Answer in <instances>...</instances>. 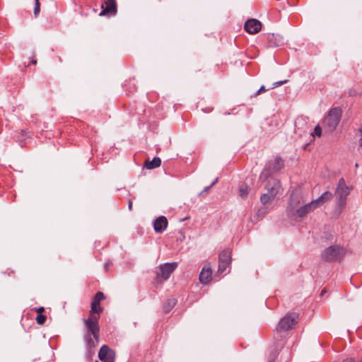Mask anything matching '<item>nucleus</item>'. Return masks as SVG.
I'll return each instance as SVG.
<instances>
[{"mask_svg": "<svg viewBox=\"0 0 362 362\" xmlns=\"http://www.w3.org/2000/svg\"><path fill=\"white\" fill-rule=\"evenodd\" d=\"M105 298L103 292L98 291L95 293L91 302L89 316L84 320V325L86 328L84 339L88 349H93L99 342V319L100 314L103 312V308L100 306V301Z\"/></svg>", "mask_w": 362, "mask_h": 362, "instance_id": "nucleus-1", "label": "nucleus"}, {"mask_svg": "<svg viewBox=\"0 0 362 362\" xmlns=\"http://www.w3.org/2000/svg\"><path fill=\"white\" fill-rule=\"evenodd\" d=\"M342 110L339 107L332 108L322 122V126L327 133L333 132L341 121Z\"/></svg>", "mask_w": 362, "mask_h": 362, "instance_id": "nucleus-2", "label": "nucleus"}, {"mask_svg": "<svg viewBox=\"0 0 362 362\" xmlns=\"http://www.w3.org/2000/svg\"><path fill=\"white\" fill-rule=\"evenodd\" d=\"M267 190L260 197V201L263 204H267L272 202L279 192L280 188V181L274 177H270L264 187Z\"/></svg>", "mask_w": 362, "mask_h": 362, "instance_id": "nucleus-3", "label": "nucleus"}, {"mask_svg": "<svg viewBox=\"0 0 362 362\" xmlns=\"http://www.w3.org/2000/svg\"><path fill=\"white\" fill-rule=\"evenodd\" d=\"M284 167V160L279 156H276L274 159L269 160L259 177L260 180H265L269 179L273 173H277Z\"/></svg>", "mask_w": 362, "mask_h": 362, "instance_id": "nucleus-4", "label": "nucleus"}, {"mask_svg": "<svg viewBox=\"0 0 362 362\" xmlns=\"http://www.w3.org/2000/svg\"><path fill=\"white\" fill-rule=\"evenodd\" d=\"M177 267V262L165 263L161 264L156 272V276L153 281L154 285H160L163 281L168 280L171 274L175 271Z\"/></svg>", "mask_w": 362, "mask_h": 362, "instance_id": "nucleus-5", "label": "nucleus"}, {"mask_svg": "<svg viewBox=\"0 0 362 362\" xmlns=\"http://www.w3.org/2000/svg\"><path fill=\"white\" fill-rule=\"evenodd\" d=\"M351 189V187L346 185L345 180L343 177L339 180L336 188V194L337 196V205L341 210L345 207L346 198L349 195Z\"/></svg>", "mask_w": 362, "mask_h": 362, "instance_id": "nucleus-6", "label": "nucleus"}, {"mask_svg": "<svg viewBox=\"0 0 362 362\" xmlns=\"http://www.w3.org/2000/svg\"><path fill=\"white\" fill-rule=\"evenodd\" d=\"M299 315L298 313H288L280 320L276 327V331L281 332L292 329L297 325Z\"/></svg>", "mask_w": 362, "mask_h": 362, "instance_id": "nucleus-7", "label": "nucleus"}, {"mask_svg": "<svg viewBox=\"0 0 362 362\" xmlns=\"http://www.w3.org/2000/svg\"><path fill=\"white\" fill-rule=\"evenodd\" d=\"M342 248L333 245L326 248L321 255L322 260L331 262L340 259L342 257Z\"/></svg>", "mask_w": 362, "mask_h": 362, "instance_id": "nucleus-8", "label": "nucleus"}, {"mask_svg": "<svg viewBox=\"0 0 362 362\" xmlns=\"http://www.w3.org/2000/svg\"><path fill=\"white\" fill-rule=\"evenodd\" d=\"M301 202L302 198L300 195L294 192L291 194L288 205L286 208V214L288 217L294 216V212L300 207L299 205Z\"/></svg>", "mask_w": 362, "mask_h": 362, "instance_id": "nucleus-9", "label": "nucleus"}, {"mask_svg": "<svg viewBox=\"0 0 362 362\" xmlns=\"http://www.w3.org/2000/svg\"><path fill=\"white\" fill-rule=\"evenodd\" d=\"M316 208L315 204L311 202L307 204H305L302 206H300L296 211L294 212V216L290 217L294 221H299L305 218L308 214L314 211Z\"/></svg>", "mask_w": 362, "mask_h": 362, "instance_id": "nucleus-10", "label": "nucleus"}, {"mask_svg": "<svg viewBox=\"0 0 362 362\" xmlns=\"http://www.w3.org/2000/svg\"><path fill=\"white\" fill-rule=\"evenodd\" d=\"M98 357L103 362H115V352L107 345H103L99 351Z\"/></svg>", "mask_w": 362, "mask_h": 362, "instance_id": "nucleus-11", "label": "nucleus"}, {"mask_svg": "<svg viewBox=\"0 0 362 362\" xmlns=\"http://www.w3.org/2000/svg\"><path fill=\"white\" fill-rule=\"evenodd\" d=\"M244 28L248 33L256 34L261 30L262 23L259 21L252 18L245 22Z\"/></svg>", "mask_w": 362, "mask_h": 362, "instance_id": "nucleus-12", "label": "nucleus"}, {"mask_svg": "<svg viewBox=\"0 0 362 362\" xmlns=\"http://www.w3.org/2000/svg\"><path fill=\"white\" fill-rule=\"evenodd\" d=\"M212 278V269L209 264L203 267L199 274V281L202 284H207Z\"/></svg>", "mask_w": 362, "mask_h": 362, "instance_id": "nucleus-13", "label": "nucleus"}, {"mask_svg": "<svg viewBox=\"0 0 362 362\" xmlns=\"http://www.w3.org/2000/svg\"><path fill=\"white\" fill-rule=\"evenodd\" d=\"M168 221L166 217L161 216L157 218L153 222V228L156 233H163L168 227Z\"/></svg>", "mask_w": 362, "mask_h": 362, "instance_id": "nucleus-14", "label": "nucleus"}, {"mask_svg": "<svg viewBox=\"0 0 362 362\" xmlns=\"http://www.w3.org/2000/svg\"><path fill=\"white\" fill-rule=\"evenodd\" d=\"M267 45L270 47H279L282 44V38L274 33H269L267 35Z\"/></svg>", "mask_w": 362, "mask_h": 362, "instance_id": "nucleus-15", "label": "nucleus"}, {"mask_svg": "<svg viewBox=\"0 0 362 362\" xmlns=\"http://www.w3.org/2000/svg\"><path fill=\"white\" fill-rule=\"evenodd\" d=\"M117 12V4L115 0H107L105 2V7L103 8L101 15L102 14H110L114 15Z\"/></svg>", "mask_w": 362, "mask_h": 362, "instance_id": "nucleus-16", "label": "nucleus"}, {"mask_svg": "<svg viewBox=\"0 0 362 362\" xmlns=\"http://www.w3.org/2000/svg\"><path fill=\"white\" fill-rule=\"evenodd\" d=\"M332 197V193L329 191H326L320 197H318L315 200H313L312 202L315 204L316 208H318L320 206H322L324 203L331 200Z\"/></svg>", "mask_w": 362, "mask_h": 362, "instance_id": "nucleus-17", "label": "nucleus"}, {"mask_svg": "<svg viewBox=\"0 0 362 362\" xmlns=\"http://www.w3.org/2000/svg\"><path fill=\"white\" fill-rule=\"evenodd\" d=\"M219 262L230 264V251L229 250H224L219 253L218 255Z\"/></svg>", "mask_w": 362, "mask_h": 362, "instance_id": "nucleus-18", "label": "nucleus"}, {"mask_svg": "<svg viewBox=\"0 0 362 362\" xmlns=\"http://www.w3.org/2000/svg\"><path fill=\"white\" fill-rule=\"evenodd\" d=\"M161 164V160L158 157H154L152 160H146L144 163V166L147 169H153L158 168Z\"/></svg>", "mask_w": 362, "mask_h": 362, "instance_id": "nucleus-19", "label": "nucleus"}, {"mask_svg": "<svg viewBox=\"0 0 362 362\" xmlns=\"http://www.w3.org/2000/svg\"><path fill=\"white\" fill-rule=\"evenodd\" d=\"M177 300L175 298H168L163 303V310L165 313H169L176 305Z\"/></svg>", "mask_w": 362, "mask_h": 362, "instance_id": "nucleus-20", "label": "nucleus"}, {"mask_svg": "<svg viewBox=\"0 0 362 362\" xmlns=\"http://www.w3.org/2000/svg\"><path fill=\"white\" fill-rule=\"evenodd\" d=\"M17 134L16 136L18 139L21 140H25L26 138H30L32 136V133L29 132L28 130H23L21 129L18 132H17Z\"/></svg>", "mask_w": 362, "mask_h": 362, "instance_id": "nucleus-21", "label": "nucleus"}, {"mask_svg": "<svg viewBox=\"0 0 362 362\" xmlns=\"http://www.w3.org/2000/svg\"><path fill=\"white\" fill-rule=\"evenodd\" d=\"M250 191V188L247 185H242L239 189V194L242 198L247 197Z\"/></svg>", "mask_w": 362, "mask_h": 362, "instance_id": "nucleus-22", "label": "nucleus"}, {"mask_svg": "<svg viewBox=\"0 0 362 362\" xmlns=\"http://www.w3.org/2000/svg\"><path fill=\"white\" fill-rule=\"evenodd\" d=\"M228 263L218 262V269L217 273L219 274H222L226 269V268L229 266Z\"/></svg>", "mask_w": 362, "mask_h": 362, "instance_id": "nucleus-23", "label": "nucleus"}, {"mask_svg": "<svg viewBox=\"0 0 362 362\" xmlns=\"http://www.w3.org/2000/svg\"><path fill=\"white\" fill-rule=\"evenodd\" d=\"M47 320V316L43 314H38L36 317V322L38 325H42Z\"/></svg>", "mask_w": 362, "mask_h": 362, "instance_id": "nucleus-24", "label": "nucleus"}, {"mask_svg": "<svg viewBox=\"0 0 362 362\" xmlns=\"http://www.w3.org/2000/svg\"><path fill=\"white\" fill-rule=\"evenodd\" d=\"M35 4L34 8V15L35 16H37L40 11V4L39 0H35Z\"/></svg>", "mask_w": 362, "mask_h": 362, "instance_id": "nucleus-25", "label": "nucleus"}, {"mask_svg": "<svg viewBox=\"0 0 362 362\" xmlns=\"http://www.w3.org/2000/svg\"><path fill=\"white\" fill-rule=\"evenodd\" d=\"M322 126L320 127V125H317L315 129H314V133L316 136H317L318 137L321 136L322 135Z\"/></svg>", "mask_w": 362, "mask_h": 362, "instance_id": "nucleus-26", "label": "nucleus"}, {"mask_svg": "<svg viewBox=\"0 0 362 362\" xmlns=\"http://www.w3.org/2000/svg\"><path fill=\"white\" fill-rule=\"evenodd\" d=\"M218 182V178H216L215 180L208 187H206L204 190L202 192V194L203 193H207L210 188L214 186L216 182Z\"/></svg>", "mask_w": 362, "mask_h": 362, "instance_id": "nucleus-27", "label": "nucleus"}, {"mask_svg": "<svg viewBox=\"0 0 362 362\" xmlns=\"http://www.w3.org/2000/svg\"><path fill=\"white\" fill-rule=\"evenodd\" d=\"M267 91V89L264 86H262L255 93V97L258 96L262 93H264Z\"/></svg>", "mask_w": 362, "mask_h": 362, "instance_id": "nucleus-28", "label": "nucleus"}, {"mask_svg": "<svg viewBox=\"0 0 362 362\" xmlns=\"http://www.w3.org/2000/svg\"><path fill=\"white\" fill-rule=\"evenodd\" d=\"M2 274H7L9 276H13L15 272L13 269H7L5 272H2Z\"/></svg>", "mask_w": 362, "mask_h": 362, "instance_id": "nucleus-29", "label": "nucleus"}, {"mask_svg": "<svg viewBox=\"0 0 362 362\" xmlns=\"http://www.w3.org/2000/svg\"><path fill=\"white\" fill-rule=\"evenodd\" d=\"M286 82H287V81H286V80H285V81H277V82H275V83H273V86H272V87L271 88V89H273V88H276V87H278V86H281V85L284 84V83H286Z\"/></svg>", "mask_w": 362, "mask_h": 362, "instance_id": "nucleus-30", "label": "nucleus"}, {"mask_svg": "<svg viewBox=\"0 0 362 362\" xmlns=\"http://www.w3.org/2000/svg\"><path fill=\"white\" fill-rule=\"evenodd\" d=\"M360 134H361V138L359 139V146L362 148V127L359 128L358 129Z\"/></svg>", "mask_w": 362, "mask_h": 362, "instance_id": "nucleus-31", "label": "nucleus"}, {"mask_svg": "<svg viewBox=\"0 0 362 362\" xmlns=\"http://www.w3.org/2000/svg\"><path fill=\"white\" fill-rule=\"evenodd\" d=\"M132 206H133L132 201V200H129V202H128V208H129V211L132 210Z\"/></svg>", "mask_w": 362, "mask_h": 362, "instance_id": "nucleus-32", "label": "nucleus"}, {"mask_svg": "<svg viewBox=\"0 0 362 362\" xmlns=\"http://www.w3.org/2000/svg\"><path fill=\"white\" fill-rule=\"evenodd\" d=\"M343 362H356L354 358H347Z\"/></svg>", "mask_w": 362, "mask_h": 362, "instance_id": "nucleus-33", "label": "nucleus"}, {"mask_svg": "<svg viewBox=\"0 0 362 362\" xmlns=\"http://www.w3.org/2000/svg\"><path fill=\"white\" fill-rule=\"evenodd\" d=\"M45 311V308L43 307H40L37 308V312L39 314H42Z\"/></svg>", "mask_w": 362, "mask_h": 362, "instance_id": "nucleus-34", "label": "nucleus"}, {"mask_svg": "<svg viewBox=\"0 0 362 362\" xmlns=\"http://www.w3.org/2000/svg\"><path fill=\"white\" fill-rule=\"evenodd\" d=\"M264 210H265L264 209H259V210H258V211H257V215L259 216V215H260V214H264Z\"/></svg>", "mask_w": 362, "mask_h": 362, "instance_id": "nucleus-35", "label": "nucleus"}, {"mask_svg": "<svg viewBox=\"0 0 362 362\" xmlns=\"http://www.w3.org/2000/svg\"><path fill=\"white\" fill-rule=\"evenodd\" d=\"M110 265H112V263L107 262L105 264V268L107 269V267H110Z\"/></svg>", "mask_w": 362, "mask_h": 362, "instance_id": "nucleus-36", "label": "nucleus"}, {"mask_svg": "<svg viewBox=\"0 0 362 362\" xmlns=\"http://www.w3.org/2000/svg\"><path fill=\"white\" fill-rule=\"evenodd\" d=\"M36 63H37V61H36V60H33V61H32V64H36Z\"/></svg>", "mask_w": 362, "mask_h": 362, "instance_id": "nucleus-37", "label": "nucleus"}, {"mask_svg": "<svg viewBox=\"0 0 362 362\" xmlns=\"http://www.w3.org/2000/svg\"><path fill=\"white\" fill-rule=\"evenodd\" d=\"M361 362H362V360L361 361Z\"/></svg>", "mask_w": 362, "mask_h": 362, "instance_id": "nucleus-38", "label": "nucleus"}]
</instances>
